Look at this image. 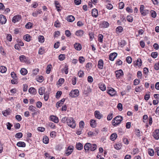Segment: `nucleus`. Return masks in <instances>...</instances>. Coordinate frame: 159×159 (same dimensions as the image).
Wrapping results in <instances>:
<instances>
[{
  "instance_id": "nucleus-1",
  "label": "nucleus",
  "mask_w": 159,
  "mask_h": 159,
  "mask_svg": "<svg viewBox=\"0 0 159 159\" xmlns=\"http://www.w3.org/2000/svg\"><path fill=\"white\" fill-rule=\"evenodd\" d=\"M123 120V118L120 116H118L113 119L112 123V125L114 126H116L120 124Z\"/></svg>"
},
{
  "instance_id": "nucleus-2",
  "label": "nucleus",
  "mask_w": 159,
  "mask_h": 159,
  "mask_svg": "<svg viewBox=\"0 0 159 159\" xmlns=\"http://www.w3.org/2000/svg\"><path fill=\"white\" fill-rule=\"evenodd\" d=\"M66 124L70 127L74 128L75 127V120L72 117L68 118V119L66 122Z\"/></svg>"
},
{
  "instance_id": "nucleus-3",
  "label": "nucleus",
  "mask_w": 159,
  "mask_h": 159,
  "mask_svg": "<svg viewBox=\"0 0 159 159\" xmlns=\"http://www.w3.org/2000/svg\"><path fill=\"white\" fill-rule=\"evenodd\" d=\"M140 11L141 15L143 16H146L149 12V10L144 9V6L143 5H140Z\"/></svg>"
},
{
  "instance_id": "nucleus-4",
  "label": "nucleus",
  "mask_w": 159,
  "mask_h": 159,
  "mask_svg": "<svg viewBox=\"0 0 159 159\" xmlns=\"http://www.w3.org/2000/svg\"><path fill=\"white\" fill-rule=\"evenodd\" d=\"M79 95V91L78 89L72 90L69 93V95L72 98L77 97Z\"/></svg>"
},
{
  "instance_id": "nucleus-5",
  "label": "nucleus",
  "mask_w": 159,
  "mask_h": 159,
  "mask_svg": "<svg viewBox=\"0 0 159 159\" xmlns=\"http://www.w3.org/2000/svg\"><path fill=\"white\" fill-rule=\"evenodd\" d=\"M107 93L111 96H113L116 94V92L113 88H110L107 89Z\"/></svg>"
},
{
  "instance_id": "nucleus-6",
  "label": "nucleus",
  "mask_w": 159,
  "mask_h": 159,
  "mask_svg": "<svg viewBox=\"0 0 159 159\" xmlns=\"http://www.w3.org/2000/svg\"><path fill=\"white\" fill-rule=\"evenodd\" d=\"M116 75L117 78H120L124 75V73L122 70L120 69L115 71Z\"/></svg>"
},
{
  "instance_id": "nucleus-7",
  "label": "nucleus",
  "mask_w": 159,
  "mask_h": 159,
  "mask_svg": "<svg viewBox=\"0 0 159 159\" xmlns=\"http://www.w3.org/2000/svg\"><path fill=\"white\" fill-rule=\"evenodd\" d=\"M7 22L6 16L3 15H0V23L2 24H5Z\"/></svg>"
},
{
  "instance_id": "nucleus-8",
  "label": "nucleus",
  "mask_w": 159,
  "mask_h": 159,
  "mask_svg": "<svg viewBox=\"0 0 159 159\" xmlns=\"http://www.w3.org/2000/svg\"><path fill=\"white\" fill-rule=\"evenodd\" d=\"M21 19V16L20 15H17L13 17L12 21L13 22L15 23L16 22L19 21Z\"/></svg>"
},
{
  "instance_id": "nucleus-9",
  "label": "nucleus",
  "mask_w": 159,
  "mask_h": 159,
  "mask_svg": "<svg viewBox=\"0 0 159 159\" xmlns=\"http://www.w3.org/2000/svg\"><path fill=\"white\" fill-rule=\"evenodd\" d=\"M117 56V54L116 53L114 52L111 53L109 55V59L110 60L113 61Z\"/></svg>"
},
{
  "instance_id": "nucleus-10",
  "label": "nucleus",
  "mask_w": 159,
  "mask_h": 159,
  "mask_svg": "<svg viewBox=\"0 0 159 159\" xmlns=\"http://www.w3.org/2000/svg\"><path fill=\"white\" fill-rule=\"evenodd\" d=\"M50 118L51 121L55 123H57L59 121L58 118L56 116L53 115L50 116Z\"/></svg>"
},
{
  "instance_id": "nucleus-11",
  "label": "nucleus",
  "mask_w": 159,
  "mask_h": 159,
  "mask_svg": "<svg viewBox=\"0 0 159 159\" xmlns=\"http://www.w3.org/2000/svg\"><path fill=\"white\" fill-rule=\"evenodd\" d=\"M153 135L156 139H159V130L156 129L153 133Z\"/></svg>"
},
{
  "instance_id": "nucleus-12",
  "label": "nucleus",
  "mask_w": 159,
  "mask_h": 159,
  "mask_svg": "<svg viewBox=\"0 0 159 159\" xmlns=\"http://www.w3.org/2000/svg\"><path fill=\"white\" fill-rule=\"evenodd\" d=\"M92 15L95 17H97L98 16V11L96 9L94 8L92 10Z\"/></svg>"
},
{
  "instance_id": "nucleus-13",
  "label": "nucleus",
  "mask_w": 159,
  "mask_h": 159,
  "mask_svg": "<svg viewBox=\"0 0 159 159\" xmlns=\"http://www.w3.org/2000/svg\"><path fill=\"white\" fill-rule=\"evenodd\" d=\"M98 67L99 69H102L103 67V62L102 59L99 60L98 63Z\"/></svg>"
},
{
  "instance_id": "nucleus-14",
  "label": "nucleus",
  "mask_w": 159,
  "mask_h": 159,
  "mask_svg": "<svg viewBox=\"0 0 159 159\" xmlns=\"http://www.w3.org/2000/svg\"><path fill=\"white\" fill-rule=\"evenodd\" d=\"M99 88L102 91L106 90V87L104 84L102 83H100L98 84Z\"/></svg>"
},
{
  "instance_id": "nucleus-15",
  "label": "nucleus",
  "mask_w": 159,
  "mask_h": 159,
  "mask_svg": "<svg viewBox=\"0 0 159 159\" xmlns=\"http://www.w3.org/2000/svg\"><path fill=\"white\" fill-rule=\"evenodd\" d=\"M94 115L98 119H100L102 117V115L98 111H95L94 112Z\"/></svg>"
},
{
  "instance_id": "nucleus-16",
  "label": "nucleus",
  "mask_w": 159,
  "mask_h": 159,
  "mask_svg": "<svg viewBox=\"0 0 159 159\" xmlns=\"http://www.w3.org/2000/svg\"><path fill=\"white\" fill-rule=\"evenodd\" d=\"M45 88L43 87H42L39 88V94L41 95H43L45 92Z\"/></svg>"
},
{
  "instance_id": "nucleus-17",
  "label": "nucleus",
  "mask_w": 159,
  "mask_h": 159,
  "mask_svg": "<svg viewBox=\"0 0 159 159\" xmlns=\"http://www.w3.org/2000/svg\"><path fill=\"white\" fill-rule=\"evenodd\" d=\"M42 12L41 9H39L38 11L33 12L32 14V15L34 17H36L37 16L38 14H40Z\"/></svg>"
},
{
  "instance_id": "nucleus-18",
  "label": "nucleus",
  "mask_w": 159,
  "mask_h": 159,
  "mask_svg": "<svg viewBox=\"0 0 159 159\" xmlns=\"http://www.w3.org/2000/svg\"><path fill=\"white\" fill-rule=\"evenodd\" d=\"M90 145L91 143H88L85 144L84 146V149L86 151H88L90 150Z\"/></svg>"
},
{
  "instance_id": "nucleus-19",
  "label": "nucleus",
  "mask_w": 159,
  "mask_h": 159,
  "mask_svg": "<svg viewBox=\"0 0 159 159\" xmlns=\"http://www.w3.org/2000/svg\"><path fill=\"white\" fill-rule=\"evenodd\" d=\"M76 148L78 150H81L83 148V145L81 143H79L76 144Z\"/></svg>"
},
{
  "instance_id": "nucleus-20",
  "label": "nucleus",
  "mask_w": 159,
  "mask_h": 159,
  "mask_svg": "<svg viewBox=\"0 0 159 159\" xmlns=\"http://www.w3.org/2000/svg\"><path fill=\"white\" fill-rule=\"evenodd\" d=\"M117 137V134L116 133L112 134L110 136V139L112 141H114L116 139Z\"/></svg>"
},
{
  "instance_id": "nucleus-21",
  "label": "nucleus",
  "mask_w": 159,
  "mask_h": 159,
  "mask_svg": "<svg viewBox=\"0 0 159 159\" xmlns=\"http://www.w3.org/2000/svg\"><path fill=\"white\" fill-rule=\"evenodd\" d=\"M17 145L19 147H25L26 146V144L24 142L20 141L17 143Z\"/></svg>"
},
{
  "instance_id": "nucleus-22",
  "label": "nucleus",
  "mask_w": 159,
  "mask_h": 159,
  "mask_svg": "<svg viewBox=\"0 0 159 159\" xmlns=\"http://www.w3.org/2000/svg\"><path fill=\"white\" fill-rule=\"evenodd\" d=\"M84 34V31L81 30L77 31L75 33V34L78 36H82Z\"/></svg>"
},
{
  "instance_id": "nucleus-23",
  "label": "nucleus",
  "mask_w": 159,
  "mask_h": 159,
  "mask_svg": "<svg viewBox=\"0 0 159 159\" xmlns=\"http://www.w3.org/2000/svg\"><path fill=\"white\" fill-rule=\"evenodd\" d=\"M74 47L75 49L77 50L80 51L81 49V45L78 43L75 44L74 45Z\"/></svg>"
},
{
  "instance_id": "nucleus-24",
  "label": "nucleus",
  "mask_w": 159,
  "mask_h": 159,
  "mask_svg": "<svg viewBox=\"0 0 159 159\" xmlns=\"http://www.w3.org/2000/svg\"><path fill=\"white\" fill-rule=\"evenodd\" d=\"M90 146V150L91 151H95L97 148V145L95 144H91Z\"/></svg>"
},
{
  "instance_id": "nucleus-25",
  "label": "nucleus",
  "mask_w": 159,
  "mask_h": 159,
  "mask_svg": "<svg viewBox=\"0 0 159 159\" xmlns=\"http://www.w3.org/2000/svg\"><path fill=\"white\" fill-rule=\"evenodd\" d=\"M31 37L29 34H27L24 35V38L27 42H29L31 40Z\"/></svg>"
},
{
  "instance_id": "nucleus-26",
  "label": "nucleus",
  "mask_w": 159,
  "mask_h": 159,
  "mask_svg": "<svg viewBox=\"0 0 159 159\" xmlns=\"http://www.w3.org/2000/svg\"><path fill=\"white\" fill-rule=\"evenodd\" d=\"M67 20L68 21L70 22H72L74 20L75 17L72 15H70L67 17Z\"/></svg>"
},
{
  "instance_id": "nucleus-27",
  "label": "nucleus",
  "mask_w": 159,
  "mask_h": 159,
  "mask_svg": "<svg viewBox=\"0 0 159 159\" xmlns=\"http://www.w3.org/2000/svg\"><path fill=\"white\" fill-rule=\"evenodd\" d=\"M55 4L56 6V9L57 10V11H61V10L60 9V4L58 3L57 1H55Z\"/></svg>"
},
{
  "instance_id": "nucleus-28",
  "label": "nucleus",
  "mask_w": 159,
  "mask_h": 159,
  "mask_svg": "<svg viewBox=\"0 0 159 159\" xmlns=\"http://www.w3.org/2000/svg\"><path fill=\"white\" fill-rule=\"evenodd\" d=\"M95 120H91L90 121V126L93 128H95L96 125L95 123Z\"/></svg>"
},
{
  "instance_id": "nucleus-29",
  "label": "nucleus",
  "mask_w": 159,
  "mask_h": 159,
  "mask_svg": "<svg viewBox=\"0 0 159 159\" xmlns=\"http://www.w3.org/2000/svg\"><path fill=\"white\" fill-rule=\"evenodd\" d=\"M20 72L22 75H25L27 74V71L26 69L23 68L21 69Z\"/></svg>"
},
{
  "instance_id": "nucleus-30",
  "label": "nucleus",
  "mask_w": 159,
  "mask_h": 159,
  "mask_svg": "<svg viewBox=\"0 0 159 159\" xmlns=\"http://www.w3.org/2000/svg\"><path fill=\"white\" fill-rule=\"evenodd\" d=\"M29 92L30 93L35 94L36 92V90L34 88L31 87L29 89Z\"/></svg>"
},
{
  "instance_id": "nucleus-31",
  "label": "nucleus",
  "mask_w": 159,
  "mask_h": 159,
  "mask_svg": "<svg viewBox=\"0 0 159 159\" xmlns=\"http://www.w3.org/2000/svg\"><path fill=\"white\" fill-rule=\"evenodd\" d=\"M102 25L103 27L107 28L109 26V24L107 21H104L102 23Z\"/></svg>"
},
{
  "instance_id": "nucleus-32",
  "label": "nucleus",
  "mask_w": 159,
  "mask_h": 159,
  "mask_svg": "<svg viewBox=\"0 0 159 159\" xmlns=\"http://www.w3.org/2000/svg\"><path fill=\"white\" fill-rule=\"evenodd\" d=\"M38 39L40 43H43L44 41V38L43 35H39Z\"/></svg>"
},
{
  "instance_id": "nucleus-33",
  "label": "nucleus",
  "mask_w": 159,
  "mask_h": 159,
  "mask_svg": "<svg viewBox=\"0 0 159 159\" xmlns=\"http://www.w3.org/2000/svg\"><path fill=\"white\" fill-rule=\"evenodd\" d=\"M7 68L4 66H1L0 67V72L2 73H4L7 71Z\"/></svg>"
},
{
  "instance_id": "nucleus-34",
  "label": "nucleus",
  "mask_w": 159,
  "mask_h": 159,
  "mask_svg": "<svg viewBox=\"0 0 159 159\" xmlns=\"http://www.w3.org/2000/svg\"><path fill=\"white\" fill-rule=\"evenodd\" d=\"M19 59L20 61L22 62H24L26 61V57L24 55H21L20 56Z\"/></svg>"
},
{
  "instance_id": "nucleus-35",
  "label": "nucleus",
  "mask_w": 159,
  "mask_h": 159,
  "mask_svg": "<svg viewBox=\"0 0 159 159\" xmlns=\"http://www.w3.org/2000/svg\"><path fill=\"white\" fill-rule=\"evenodd\" d=\"M143 89L142 86H137L135 89L136 92H140Z\"/></svg>"
},
{
  "instance_id": "nucleus-36",
  "label": "nucleus",
  "mask_w": 159,
  "mask_h": 159,
  "mask_svg": "<svg viewBox=\"0 0 159 159\" xmlns=\"http://www.w3.org/2000/svg\"><path fill=\"white\" fill-rule=\"evenodd\" d=\"M122 147V145L121 143H119L117 144H116L114 145L115 148L116 150H118L120 149Z\"/></svg>"
},
{
  "instance_id": "nucleus-37",
  "label": "nucleus",
  "mask_w": 159,
  "mask_h": 159,
  "mask_svg": "<svg viewBox=\"0 0 159 159\" xmlns=\"http://www.w3.org/2000/svg\"><path fill=\"white\" fill-rule=\"evenodd\" d=\"M29 109L32 112H35L36 111V108L33 106L31 105L29 106Z\"/></svg>"
},
{
  "instance_id": "nucleus-38",
  "label": "nucleus",
  "mask_w": 159,
  "mask_h": 159,
  "mask_svg": "<svg viewBox=\"0 0 159 159\" xmlns=\"http://www.w3.org/2000/svg\"><path fill=\"white\" fill-rule=\"evenodd\" d=\"M79 60L80 63L83 64L85 61V59L82 56L80 57H79Z\"/></svg>"
},
{
  "instance_id": "nucleus-39",
  "label": "nucleus",
  "mask_w": 159,
  "mask_h": 159,
  "mask_svg": "<svg viewBox=\"0 0 159 159\" xmlns=\"http://www.w3.org/2000/svg\"><path fill=\"white\" fill-rule=\"evenodd\" d=\"M51 65H49L47 66V67L46 70V73L47 74H49L51 71Z\"/></svg>"
},
{
  "instance_id": "nucleus-40",
  "label": "nucleus",
  "mask_w": 159,
  "mask_h": 159,
  "mask_svg": "<svg viewBox=\"0 0 159 159\" xmlns=\"http://www.w3.org/2000/svg\"><path fill=\"white\" fill-rule=\"evenodd\" d=\"M23 134L22 133L19 132L16 134L15 137L18 139H20L22 137Z\"/></svg>"
},
{
  "instance_id": "nucleus-41",
  "label": "nucleus",
  "mask_w": 159,
  "mask_h": 159,
  "mask_svg": "<svg viewBox=\"0 0 159 159\" xmlns=\"http://www.w3.org/2000/svg\"><path fill=\"white\" fill-rule=\"evenodd\" d=\"M148 153L151 156H153L154 154V152L152 149H150L148 151Z\"/></svg>"
},
{
  "instance_id": "nucleus-42",
  "label": "nucleus",
  "mask_w": 159,
  "mask_h": 159,
  "mask_svg": "<svg viewBox=\"0 0 159 159\" xmlns=\"http://www.w3.org/2000/svg\"><path fill=\"white\" fill-rule=\"evenodd\" d=\"M123 30V28L121 26H119L117 27L116 29V32L119 33H121Z\"/></svg>"
},
{
  "instance_id": "nucleus-43",
  "label": "nucleus",
  "mask_w": 159,
  "mask_h": 159,
  "mask_svg": "<svg viewBox=\"0 0 159 159\" xmlns=\"http://www.w3.org/2000/svg\"><path fill=\"white\" fill-rule=\"evenodd\" d=\"M43 142L45 144H48L49 142L48 138L47 136L44 137L43 139Z\"/></svg>"
},
{
  "instance_id": "nucleus-44",
  "label": "nucleus",
  "mask_w": 159,
  "mask_h": 159,
  "mask_svg": "<svg viewBox=\"0 0 159 159\" xmlns=\"http://www.w3.org/2000/svg\"><path fill=\"white\" fill-rule=\"evenodd\" d=\"M65 58V55L64 54H60L59 56V59L60 61H63Z\"/></svg>"
},
{
  "instance_id": "nucleus-45",
  "label": "nucleus",
  "mask_w": 159,
  "mask_h": 159,
  "mask_svg": "<svg viewBox=\"0 0 159 159\" xmlns=\"http://www.w3.org/2000/svg\"><path fill=\"white\" fill-rule=\"evenodd\" d=\"M150 12L151 14V16L152 17L154 18L156 17L157 14L156 12L155 11L153 10H151Z\"/></svg>"
},
{
  "instance_id": "nucleus-46",
  "label": "nucleus",
  "mask_w": 159,
  "mask_h": 159,
  "mask_svg": "<svg viewBox=\"0 0 159 159\" xmlns=\"http://www.w3.org/2000/svg\"><path fill=\"white\" fill-rule=\"evenodd\" d=\"M133 17L130 16H128L127 17V20L129 22H131L133 21Z\"/></svg>"
},
{
  "instance_id": "nucleus-47",
  "label": "nucleus",
  "mask_w": 159,
  "mask_h": 159,
  "mask_svg": "<svg viewBox=\"0 0 159 159\" xmlns=\"http://www.w3.org/2000/svg\"><path fill=\"white\" fill-rule=\"evenodd\" d=\"M126 62L129 64H130L132 62V58L130 57H128L126 58Z\"/></svg>"
},
{
  "instance_id": "nucleus-48",
  "label": "nucleus",
  "mask_w": 159,
  "mask_h": 159,
  "mask_svg": "<svg viewBox=\"0 0 159 159\" xmlns=\"http://www.w3.org/2000/svg\"><path fill=\"white\" fill-rule=\"evenodd\" d=\"M32 24L30 22H28L25 25V28L27 29H30L32 27Z\"/></svg>"
},
{
  "instance_id": "nucleus-49",
  "label": "nucleus",
  "mask_w": 159,
  "mask_h": 159,
  "mask_svg": "<svg viewBox=\"0 0 159 159\" xmlns=\"http://www.w3.org/2000/svg\"><path fill=\"white\" fill-rule=\"evenodd\" d=\"M154 66L156 70H157L159 69V60L158 62L155 64Z\"/></svg>"
},
{
  "instance_id": "nucleus-50",
  "label": "nucleus",
  "mask_w": 159,
  "mask_h": 159,
  "mask_svg": "<svg viewBox=\"0 0 159 159\" xmlns=\"http://www.w3.org/2000/svg\"><path fill=\"white\" fill-rule=\"evenodd\" d=\"M113 118V113H110L108 116L107 119L108 120H110Z\"/></svg>"
},
{
  "instance_id": "nucleus-51",
  "label": "nucleus",
  "mask_w": 159,
  "mask_h": 159,
  "mask_svg": "<svg viewBox=\"0 0 159 159\" xmlns=\"http://www.w3.org/2000/svg\"><path fill=\"white\" fill-rule=\"evenodd\" d=\"M151 56L153 58H156L157 56V52H152L151 54Z\"/></svg>"
},
{
  "instance_id": "nucleus-52",
  "label": "nucleus",
  "mask_w": 159,
  "mask_h": 159,
  "mask_svg": "<svg viewBox=\"0 0 159 159\" xmlns=\"http://www.w3.org/2000/svg\"><path fill=\"white\" fill-rule=\"evenodd\" d=\"M88 134L89 136L90 137L92 136H95L96 135V134L95 133L91 131H90L88 132Z\"/></svg>"
},
{
  "instance_id": "nucleus-53",
  "label": "nucleus",
  "mask_w": 159,
  "mask_h": 159,
  "mask_svg": "<svg viewBox=\"0 0 159 159\" xmlns=\"http://www.w3.org/2000/svg\"><path fill=\"white\" fill-rule=\"evenodd\" d=\"M103 36L101 34H99L98 36V41L100 42H102L103 41Z\"/></svg>"
},
{
  "instance_id": "nucleus-54",
  "label": "nucleus",
  "mask_w": 159,
  "mask_h": 159,
  "mask_svg": "<svg viewBox=\"0 0 159 159\" xmlns=\"http://www.w3.org/2000/svg\"><path fill=\"white\" fill-rule=\"evenodd\" d=\"M78 75L79 77H81L83 76L84 75V72L83 71L81 70H80L78 73Z\"/></svg>"
},
{
  "instance_id": "nucleus-55",
  "label": "nucleus",
  "mask_w": 159,
  "mask_h": 159,
  "mask_svg": "<svg viewBox=\"0 0 159 159\" xmlns=\"http://www.w3.org/2000/svg\"><path fill=\"white\" fill-rule=\"evenodd\" d=\"M124 4L123 2H120L119 3V7L120 9H122L124 8Z\"/></svg>"
},
{
  "instance_id": "nucleus-56",
  "label": "nucleus",
  "mask_w": 159,
  "mask_h": 159,
  "mask_svg": "<svg viewBox=\"0 0 159 159\" xmlns=\"http://www.w3.org/2000/svg\"><path fill=\"white\" fill-rule=\"evenodd\" d=\"M36 105L37 107L40 108L42 106V104L41 102L38 101L36 102Z\"/></svg>"
},
{
  "instance_id": "nucleus-57",
  "label": "nucleus",
  "mask_w": 159,
  "mask_h": 159,
  "mask_svg": "<svg viewBox=\"0 0 159 159\" xmlns=\"http://www.w3.org/2000/svg\"><path fill=\"white\" fill-rule=\"evenodd\" d=\"M139 152V149L136 148L134 149L132 154L134 155L137 153Z\"/></svg>"
},
{
  "instance_id": "nucleus-58",
  "label": "nucleus",
  "mask_w": 159,
  "mask_h": 159,
  "mask_svg": "<svg viewBox=\"0 0 159 159\" xmlns=\"http://www.w3.org/2000/svg\"><path fill=\"white\" fill-rule=\"evenodd\" d=\"M7 39L9 41L11 42L12 39V36L10 34H7Z\"/></svg>"
},
{
  "instance_id": "nucleus-59",
  "label": "nucleus",
  "mask_w": 159,
  "mask_h": 159,
  "mask_svg": "<svg viewBox=\"0 0 159 159\" xmlns=\"http://www.w3.org/2000/svg\"><path fill=\"white\" fill-rule=\"evenodd\" d=\"M84 123L83 121H81L79 123V126L80 128L83 129L84 126Z\"/></svg>"
},
{
  "instance_id": "nucleus-60",
  "label": "nucleus",
  "mask_w": 159,
  "mask_h": 159,
  "mask_svg": "<svg viewBox=\"0 0 159 159\" xmlns=\"http://www.w3.org/2000/svg\"><path fill=\"white\" fill-rule=\"evenodd\" d=\"M7 129L8 130H10L11 127L12 126V125H11L10 122H7Z\"/></svg>"
},
{
  "instance_id": "nucleus-61",
  "label": "nucleus",
  "mask_w": 159,
  "mask_h": 159,
  "mask_svg": "<svg viewBox=\"0 0 159 159\" xmlns=\"http://www.w3.org/2000/svg\"><path fill=\"white\" fill-rule=\"evenodd\" d=\"M88 81L89 83H92L93 81V79L92 77L91 76H88Z\"/></svg>"
},
{
  "instance_id": "nucleus-62",
  "label": "nucleus",
  "mask_w": 159,
  "mask_h": 159,
  "mask_svg": "<svg viewBox=\"0 0 159 159\" xmlns=\"http://www.w3.org/2000/svg\"><path fill=\"white\" fill-rule=\"evenodd\" d=\"M63 70L64 71L65 74H68V68L67 66H65Z\"/></svg>"
},
{
  "instance_id": "nucleus-63",
  "label": "nucleus",
  "mask_w": 159,
  "mask_h": 159,
  "mask_svg": "<svg viewBox=\"0 0 159 159\" xmlns=\"http://www.w3.org/2000/svg\"><path fill=\"white\" fill-rule=\"evenodd\" d=\"M77 79L76 77H74L72 79V82L73 85H75L76 83Z\"/></svg>"
},
{
  "instance_id": "nucleus-64",
  "label": "nucleus",
  "mask_w": 159,
  "mask_h": 159,
  "mask_svg": "<svg viewBox=\"0 0 159 159\" xmlns=\"http://www.w3.org/2000/svg\"><path fill=\"white\" fill-rule=\"evenodd\" d=\"M16 118L19 121H20L22 120V117L20 115H16Z\"/></svg>"
}]
</instances>
